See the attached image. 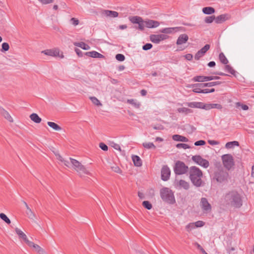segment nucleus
<instances>
[{"mask_svg": "<svg viewBox=\"0 0 254 254\" xmlns=\"http://www.w3.org/2000/svg\"><path fill=\"white\" fill-rule=\"evenodd\" d=\"M176 147L178 148H183L184 149L190 148V146L185 143H178L177 144Z\"/></svg>", "mask_w": 254, "mask_h": 254, "instance_id": "nucleus-48", "label": "nucleus"}, {"mask_svg": "<svg viewBox=\"0 0 254 254\" xmlns=\"http://www.w3.org/2000/svg\"><path fill=\"white\" fill-rule=\"evenodd\" d=\"M185 58L189 61H190L192 60L193 56L192 55L190 54H188L185 56Z\"/></svg>", "mask_w": 254, "mask_h": 254, "instance_id": "nucleus-60", "label": "nucleus"}, {"mask_svg": "<svg viewBox=\"0 0 254 254\" xmlns=\"http://www.w3.org/2000/svg\"><path fill=\"white\" fill-rule=\"evenodd\" d=\"M233 145L238 146L239 145V143L237 141L228 142L226 144V147L227 148H230L233 147Z\"/></svg>", "mask_w": 254, "mask_h": 254, "instance_id": "nucleus-39", "label": "nucleus"}, {"mask_svg": "<svg viewBox=\"0 0 254 254\" xmlns=\"http://www.w3.org/2000/svg\"><path fill=\"white\" fill-rule=\"evenodd\" d=\"M222 83L221 81H215L211 82L204 83H196L191 85L192 87H212L217 85H220Z\"/></svg>", "mask_w": 254, "mask_h": 254, "instance_id": "nucleus-15", "label": "nucleus"}, {"mask_svg": "<svg viewBox=\"0 0 254 254\" xmlns=\"http://www.w3.org/2000/svg\"><path fill=\"white\" fill-rule=\"evenodd\" d=\"M85 55H86L88 57H92V58H103L104 57V56L103 55H102L96 51L86 52V53H85Z\"/></svg>", "mask_w": 254, "mask_h": 254, "instance_id": "nucleus-25", "label": "nucleus"}, {"mask_svg": "<svg viewBox=\"0 0 254 254\" xmlns=\"http://www.w3.org/2000/svg\"><path fill=\"white\" fill-rule=\"evenodd\" d=\"M173 139L174 140L179 141L187 142L188 141V139L187 137L179 134L174 135Z\"/></svg>", "mask_w": 254, "mask_h": 254, "instance_id": "nucleus-30", "label": "nucleus"}, {"mask_svg": "<svg viewBox=\"0 0 254 254\" xmlns=\"http://www.w3.org/2000/svg\"><path fill=\"white\" fill-rule=\"evenodd\" d=\"M215 166L213 179L219 183H226L230 178L228 172L224 170L220 162H216Z\"/></svg>", "mask_w": 254, "mask_h": 254, "instance_id": "nucleus-3", "label": "nucleus"}, {"mask_svg": "<svg viewBox=\"0 0 254 254\" xmlns=\"http://www.w3.org/2000/svg\"><path fill=\"white\" fill-rule=\"evenodd\" d=\"M210 45L209 44H206L203 48L199 50L195 55L194 59L196 60H198L200 58L203 57L207 51L210 49Z\"/></svg>", "mask_w": 254, "mask_h": 254, "instance_id": "nucleus-14", "label": "nucleus"}, {"mask_svg": "<svg viewBox=\"0 0 254 254\" xmlns=\"http://www.w3.org/2000/svg\"><path fill=\"white\" fill-rule=\"evenodd\" d=\"M101 13L104 16L111 18L117 17L119 15L118 12L109 10H103L102 11Z\"/></svg>", "mask_w": 254, "mask_h": 254, "instance_id": "nucleus-17", "label": "nucleus"}, {"mask_svg": "<svg viewBox=\"0 0 254 254\" xmlns=\"http://www.w3.org/2000/svg\"><path fill=\"white\" fill-rule=\"evenodd\" d=\"M71 23L74 26L78 25L79 21L76 18H71L70 20Z\"/></svg>", "mask_w": 254, "mask_h": 254, "instance_id": "nucleus-49", "label": "nucleus"}, {"mask_svg": "<svg viewBox=\"0 0 254 254\" xmlns=\"http://www.w3.org/2000/svg\"><path fill=\"white\" fill-rule=\"evenodd\" d=\"M212 109H217L221 110L223 109V106L221 104L218 103H206V111Z\"/></svg>", "mask_w": 254, "mask_h": 254, "instance_id": "nucleus-22", "label": "nucleus"}, {"mask_svg": "<svg viewBox=\"0 0 254 254\" xmlns=\"http://www.w3.org/2000/svg\"><path fill=\"white\" fill-rule=\"evenodd\" d=\"M191 159L193 161L205 168H208L209 166L208 161L202 158L200 155L193 156Z\"/></svg>", "mask_w": 254, "mask_h": 254, "instance_id": "nucleus-9", "label": "nucleus"}, {"mask_svg": "<svg viewBox=\"0 0 254 254\" xmlns=\"http://www.w3.org/2000/svg\"><path fill=\"white\" fill-rule=\"evenodd\" d=\"M55 154L56 156L57 159L58 160H59V161H60L62 162H63V161H64V159L60 155V154L59 153H58V152H55Z\"/></svg>", "mask_w": 254, "mask_h": 254, "instance_id": "nucleus-58", "label": "nucleus"}, {"mask_svg": "<svg viewBox=\"0 0 254 254\" xmlns=\"http://www.w3.org/2000/svg\"><path fill=\"white\" fill-rule=\"evenodd\" d=\"M194 88L192 90V91L195 93H202V89H201V87H193Z\"/></svg>", "mask_w": 254, "mask_h": 254, "instance_id": "nucleus-53", "label": "nucleus"}, {"mask_svg": "<svg viewBox=\"0 0 254 254\" xmlns=\"http://www.w3.org/2000/svg\"><path fill=\"white\" fill-rule=\"evenodd\" d=\"M228 19V15L227 14H221L215 17V21L216 23H222V22L225 21L226 20Z\"/></svg>", "mask_w": 254, "mask_h": 254, "instance_id": "nucleus-24", "label": "nucleus"}, {"mask_svg": "<svg viewBox=\"0 0 254 254\" xmlns=\"http://www.w3.org/2000/svg\"><path fill=\"white\" fill-rule=\"evenodd\" d=\"M195 228L194 224L193 223H191L187 225L186 227V228L188 232H190L192 229H194Z\"/></svg>", "mask_w": 254, "mask_h": 254, "instance_id": "nucleus-50", "label": "nucleus"}, {"mask_svg": "<svg viewBox=\"0 0 254 254\" xmlns=\"http://www.w3.org/2000/svg\"><path fill=\"white\" fill-rule=\"evenodd\" d=\"M224 205L239 208L243 205L242 196L236 191H231L227 193L222 199Z\"/></svg>", "mask_w": 254, "mask_h": 254, "instance_id": "nucleus-2", "label": "nucleus"}, {"mask_svg": "<svg viewBox=\"0 0 254 254\" xmlns=\"http://www.w3.org/2000/svg\"><path fill=\"white\" fill-rule=\"evenodd\" d=\"M27 245L30 247L34 248L35 250L39 254H44L45 253L44 250L40 247L39 245L34 244L32 242L30 241Z\"/></svg>", "mask_w": 254, "mask_h": 254, "instance_id": "nucleus-19", "label": "nucleus"}, {"mask_svg": "<svg viewBox=\"0 0 254 254\" xmlns=\"http://www.w3.org/2000/svg\"><path fill=\"white\" fill-rule=\"evenodd\" d=\"M152 47V45L150 43H147L143 46L142 49L144 50H148L151 49Z\"/></svg>", "mask_w": 254, "mask_h": 254, "instance_id": "nucleus-51", "label": "nucleus"}, {"mask_svg": "<svg viewBox=\"0 0 254 254\" xmlns=\"http://www.w3.org/2000/svg\"><path fill=\"white\" fill-rule=\"evenodd\" d=\"M204 223L202 221H198L196 222H195L194 226L195 227H202L204 225Z\"/></svg>", "mask_w": 254, "mask_h": 254, "instance_id": "nucleus-57", "label": "nucleus"}, {"mask_svg": "<svg viewBox=\"0 0 254 254\" xmlns=\"http://www.w3.org/2000/svg\"><path fill=\"white\" fill-rule=\"evenodd\" d=\"M153 128L155 129L162 130L164 129V127L162 125H159L158 126H154Z\"/></svg>", "mask_w": 254, "mask_h": 254, "instance_id": "nucleus-64", "label": "nucleus"}, {"mask_svg": "<svg viewBox=\"0 0 254 254\" xmlns=\"http://www.w3.org/2000/svg\"><path fill=\"white\" fill-rule=\"evenodd\" d=\"M222 160L224 166L227 170H230L235 165L233 156L229 154L222 156Z\"/></svg>", "mask_w": 254, "mask_h": 254, "instance_id": "nucleus-7", "label": "nucleus"}, {"mask_svg": "<svg viewBox=\"0 0 254 254\" xmlns=\"http://www.w3.org/2000/svg\"><path fill=\"white\" fill-rule=\"evenodd\" d=\"M215 20V16L212 15L210 16H207L204 19V21L206 23H211Z\"/></svg>", "mask_w": 254, "mask_h": 254, "instance_id": "nucleus-46", "label": "nucleus"}, {"mask_svg": "<svg viewBox=\"0 0 254 254\" xmlns=\"http://www.w3.org/2000/svg\"><path fill=\"white\" fill-rule=\"evenodd\" d=\"M47 124L49 127H50L55 130L59 131L62 130V127L54 122H48Z\"/></svg>", "mask_w": 254, "mask_h": 254, "instance_id": "nucleus-32", "label": "nucleus"}, {"mask_svg": "<svg viewBox=\"0 0 254 254\" xmlns=\"http://www.w3.org/2000/svg\"><path fill=\"white\" fill-rule=\"evenodd\" d=\"M15 231L16 233L18 235L19 239H22L27 245L30 241L28 239L26 235L18 228H16Z\"/></svg>", "mask_w": 254, "mask_h": 254, "instance_id": "nucleus-20", "label": "nucleus"}, {"mask_svg": "<svg viewBox=\"0 0 254 254\" xmlns=\"http://www.w3.org/2000/svg\"><path fill=\"white\" fill-rule=\"evenodd\" d=\"M192 80L194 82H203L204 81V76H194Z\"/></svg>", "mask_w": 254, "mask_h": 254, "instance_id": "nucleus-45", "label": "nucleus"}, {"mask_svg": "<svg viewBox=\"0 0 254 254\" xmlns=\"http://www.w3.org/2000/svg\"><path fill=\"white\" fill-rule=\"evenodd\" d=\"M178 185L180 188H183L186 190H188L190 188L189 183L183 180H180L178 183Z\"/></svg>", "mask_w": 254, "mask_h": 254, "instance_id": "nucleus-26", "label": "nucleus"}, {"mask_svg": "<svg viewBox=\"0 0 254 254\" xmlns=\"http://www.w3.org/2000/svg\"><path fill=\"white\" fill-rule=\"evenodd\" d=\"M200 207L204 212L208 213L211 211L212 207L205 197H202L200 202Z\"/></svg>", "mask_w": 254, "mask_h": 254, "instance_id": "nucleus-11", "label": "nucleus"}, {"mask_svg": "<svg viewBox=\"0 0 254 254\" xmlns=\"http://www.w3.org/2000/svg\"><path fill=\"white\" fill-rule=\"evenodd\" d=\"M142 145L144 148L147 149L156 148V146L152 142H144Z\"/></svg>", "mask_w": 254, "mask_h": 254, "instance_id": "nucleus-40", "label": "nucleus"}, {"mask_svg": "<svg viewBox=\"0 0 254 254\" xmlns=\"http://www.w3.org/2000/svg\"><path fill=\"white\" fill-rule=\"evenodd\" d=\"M186 105L190 108H195L206 110V103L199 102H188Z\"/></svg>", "mask_w": 254, "mask_h": 254, "instance_id": "nucleus-12", "label": "nucleus"}, {"mask_svg": "<svg viewBox=\"0 0 254 254\" xmlns=\"http://www.w3.org/2000/svg\"><path fill=\"white\" fill-rule=\"evenodd\" d=\"M220 61L224 64H227L228 63V61L226 58L225 56L223 53H221L219 56Z\"/></svg>", "mask_w": 254, "mask_h": 254, "instance_id": "nucleus-36", "label": "nucleus"}, {"mask_svg": "<svg viewBox=\"0 0 254 254\" xmlns=\"http://www.w3.org/2000/svg\"><path fill=\"white\" fill-rule=\"evenodd\" d=\"M150 40L155 44H159L161 41L167 39L169 36L165 34H151L149 36Z\"/></svg>", "mask_w": 254, "mask_h": 254, "instance_id": "nucleus-10", "label": "nucleus"}, {"mask_svg": "<svg viewBox=\"0 0 254 254\" xmlns=\"http://www.w3.org/2000/svg\"><path fill=\"white\" fill-rule=\"evenodd\" d=\"M142 205L143 206V207H144L145 208L148 210L151 209L152 207V204L150 203L149 201L147 200L143 201Z\"/></svg>", "mask_w": 254, "mask_h": 254, "instance_id": "nucleus-43", "label": "nucleus"}, {"mask_svg": "<svg viewBox=\"0 0 254 254\" xmlns=\"http://www.w3.org/2000/svg\"><path fill=\"white\" fill-rule=\"evenodd\" d=\"M202 12L206 14H211L215 12V9L212 7H205L202 8Z\"/></svg>", "mask_w": 254, "mask_h": 254, "instance_id": "nucleus-34", "label": "nucleus"}, {"mask_svg": "<svg viewBox=\"0 0 254 254\" xmlns=\"http://www.w3.org/2000/svg\"><path fill=\"white\" fill-rule=\"evenodd\" d=\"M174 172L177 175L186 174L188 171V167L182 161H177L174 167Z\"/></svg>", "mask_w": 254, "mask_h": 254, "instance_id": "nucleus-8", "label": "nucleus"}, {"mask_svg": "<svg viewBox=\"0 0 254 254\" xmlns=\"http://www.w3.org/2000/svg\"><path fill=\"white\" fill-rule=\"evenodd\" d=\"M0 114L3 116L6 120L8 121L10 123L13 122V120L12 117L10 115L7 111H6L3 108H0Z\"/></svg>", "mask_w": 254, "mask_h": 254, "instance_id": "nucleus-18", "label": "nucleus"}, {"mask_svg": "<svg viewBox=\"0 0 254 254\" xmlns=\"http://www.w3.org/2000/svg\"><path fill=\"white\" fill-rule=\"evenodd\" d=\"M189 39L188 36L186 34H183L179 36L178 37L176 44L178 45H182L183 44L186 43Z\"/></svg>", "mask_w": 254, "mask_h": 254, "instance_id": "nucleus-21", "label": "nucleus"}, {"mask_svg": "<svg viewBox=\"0 0 254 254\" xmlns=\"http://www.w3.org/2000/svg\"><path fill=\"white\" fill-rule=\"evenodd\" d=\"M42 53L47 56L57 57L59 55V50L57 49H48L42 51Z\"/></svg>", "mask_w": 254, "mask_h": 254, "instance_id": "nucleus-16", "label": "nucleus"}, {"mask_svg": "<svg viewBox=\"0 0 254 254\" xmlns=\"http://www.w3.org/2000/svg\"><path fill=\"white\" fill-rule=\"evenodd\" d=\"M180 27H169L164 28L160 30V32L164 34H171L174 32H177Z\"/></svg>", "mask_w": 254, "mask_h": 254, "instance_id": "nucleus-23", "label": "nucleus"}, {"mask_svg": "<svg viewBox=\"0 0 254 254\" xmlns=\"http://www.w3.org/2000/svg\"><path fill=\"white\" fill-rule=\"evenodd\" d=\"M205 143H206V142H205V141L204 140H198V141H197L195 142L194 145L195 146H201V145H205Z\"/></svg>", "mask_w": 254, "mask_h": 254, "instance_id": "nucleus-52", "label": "nucleus"}, {"mask_svg": "<svg viewBox=\"0 0 254 254\" xmlns=\"http://www.w3.org/2000/svg\"><path fill=\"white\" fill-rule=\"evenodd\" d=\"M237 105L238 106H241L242 109L244 110H248L249 109V107L246 105L241 104L240 103L238 102L237 103Z\"/></svg>", "mask_w": 254, "mask_h": 254, "instance_id": "nucleus-56", "label": "nucleus"}, {"mask_svg": "<svg viewBox=\"0 0 254 254\" xmlns=\"http://www.w3.org/2000/svg\"><path fill=\"white\" fill-rule=\"evenodd\" d=\"M0 218L7 224H10V220L7 217V216L5 214L3 213H0Z\"/></svg>", "mask_w": 254, "mask_h": 254, "instance_id": "nucleus-38", "label": "nucleus"}, {"mask_svg": "<svg viewBox=\"0 0 254 254\" xmlns=\"http://www.w3.org/2000/svg\"><path fill=\"white\" fill-rule=\"evenodd\" d=\"M189 178L192 184L196 187H200L204 183L202 180L203 174L201 170L195 166L190 167L189 170Z\"/></svg>", "mask_w": 254, "mask_h": 254, "instance_id": "nucleus-4", "label": "nucleus"}, {"mask_svg": "<svg viewBox=\"0 0 254 254\" xmlns=\"http://www.w3.org/2000/svg\"><path fill=\"white\" fill-rule=\"evenodd\" d=\"M116 59L120 62H123L125 60V57L123 54H118L116 55Z\"/></svg>", "mask_w": 254, "mask_h": 254, "instance_id": "nucleus-47", "label": "nucleus"}, {"mask_svg": "<svg viewBox=\"0 0 254 254\" xmlns=\"http://www.w3.org/2000/svg\"><path fill=\"white\" fill-rule=\"evenodd\" d=\"M235 250V249L233 247H232L230 249H228L227 250L228 253L229 254H235L234 253H233V252Z\"/></svg>", "mask_w": 254, "mask_h": 254, "instance_id": "nucleus-63", "label": "nucleus"}, {"mask_svg": "<svg viewBox=\"0 0 254 254\" xmlns=\"http://www.w3.org/2000/svg\"><path fill=\"white\" fill-rule=\"evenodd\" d=\"M171 171L169 167L164 165L161 169V179L164 181H167L170 176Z\"/></svg>", "mask_w": 254, "mask_h": 254, "instance_id": "nucleus-13", "label": "nucleus"}, {"mask_svg": "<svg viewBox=\"0 0 254 254\" xmlns=\"http://www.w3.org/2000/svg\"><path fill=\"white\" fill-rule=\"evenodd\" d=\"M129 20L132 23L137 24V26L134 27L141 31L144 30L145 27L147 28H154L160 25V22L158 21L149 19L143 20L141 17L138 16H130Z\"/></svg>", "mask_w": 254, "mask_h": 254, "instance_id": "nucleus-1", "label": "nucleus"}, {"mask_svg": "<svg viewBox=\"0 0 254 254\" xmlns=\"http://www.w3.org/2000/svg\"><path fill=\"white\" fill-rule=\"evenodd\" d=\"M132 160L135 166L140 167L142 165V161L139 156L134 155H132Z\"/></svg>", "mask_w": 254, "mask_h": 254, "instance_id": "nucleus-27", "label": "nucleus"}, {"mask_svg": "<svg viewBox=\"0 0 254 254\" xmlns=\"http://www.w3.org/2000/svg\"><path fill=\"white\" fill-rule=\"evenodd\" d=\"M111 169L113 171L119 173V174H122V171L121 169L119 168V166L116 165V164L114 165L113 166L111 167Z\"/></svg>", "mask_w": 254, "mask_h": 254, "instance_id": "nucleus-42", "label": "nucleus"}, {"mask_svg": "<svg viewBox=\"0 0 254 254\" xmlns=\"http://www.w3.org/2000/svg\"><path fill=\"white\" fill-rule=\"evenodd\" d=\"M208 142L211 145H218L219 143L218 141L214 140H209Z\"/></svg>", "mask_w": 254, "mask_h": 254, "instance_id": "nucleus-59", "label": "nucleus"}, {"mask_svg": "<svg viewBox=\"0 0 254 254\" xmlns=\"http://www.w3.org/2000/svg\"><path fill=\"white\" fill-rule=\"evenodd\" d=\"M43 4H47L53 2L54 0H38Z\"/></svg>", "mask_w": 254, "mask_h": 254, "instance_id": "nucleus-55", "label": "nucleus"}, {"mask_svg": "<svg viewBox=\"0 0 254 254\" xmlns=\"http://www.w3.org/2000/svg\"><path fill=\"white\" fill-rule=\"evenodd\" d=\"M99 147L104 151H107L108 149L107 145L102 142L99 144Z\"/></svg>", "mask_w": 254, "mask_h": 254, "instance_id": "nucleus-54", "label": "nucleus"}, {"mask_svg": "<svg viewBox=\"0 0 254 254\" xmlns=\"http://www.w3.org/2000/svg\"><path fill=\"white\" fill-rule=\"evenodd\" d=\"M177 111L179 113H184L186 115L192 113L193 112L192 110L185 107L179 108L177 109Z\"/></svg>", "mask_w": 254, "mask_h": 254, "instance_id": "nucleus-35", "label": "nucleus"}, {"mask_svg": "<svg viewBox=\"0 0 254 254\" xmlns=\"http://www.w3.org/2000/svg\"><path fill=\"white\" fill-rule=\"evenodd\" d=\"M90 99L91 100L92 102L96 106H99L102 105L100 101L95 97H90Z\"/></svg>", "mask_w": 254, "mask_h": 254, "instance_id": "nucleus-41", "label": "nucleus"}, {"mask_svg": "<svg viewBox=\"0 0 254 254\" xmlns=\"http://www.w3.org/2000/svg\"><path fill=\"white\" fill-rule=\"evenodd\" d=\"M30 118L32 121L37 124L40 123L42 121L41 118H40L39 116L36 113H32L31 114L30 116Z\"/></svg>", "mask_w": 254, "mask_h": 254, "instance_id": "nucleus-29", "label": "nucleus"}, {"mask_svg": "<svg viewBox=\"0 0 254 254\" xmlns=\"http://www.w3.org/2000/svg\"><path fill=\"white\" fill-rule=\"evenodd\" d=\"M9 49V46L7 43H3L1 45V52H4L7 51Z\"/></svg>", "mask_w": 254, "mask_h": 254, "instance_id": "nucleus-44", "label": "nucleus"}, {"mask_svg": "<svg viewBox=\"0 0 254 254\" xmlns=\"http://www.w3.org/2000/svg\"><path fill=\"white\" fill-rule=\"evenodd\" d=\"M26 214L28 217L31 220H34L36 215L30 207L26 208Z\"/></svg>", "mask_w": 254, "mask_h": 254, "instance_id": "nucleus-31", "label": "nucleus"}, {"mask_svg": "<svg viewBox=\"0 0 254 254\" xmlns=\"http://www.w3.org/2000/svg\"><path fill=\"white\" fill-rule=\"evenodd\" d=\"M73 44H74V45L79 47H80L84 50H88L90 49V47L88 45L85 44V43H84L83 42H74L73 43Z\"/></svg>", "mask_w": 254, "mask_h": 254, "instance_id": "nucleus-28", "label": "nucleus"}, {"mask_svg": "<svg viewBox=\"0 0 254 254\" xmlns=\"http://www.w3.org/2000/svg\"><path fill=\"white\" fill-rule=\"evenodd\" d=\"M127 103L132 105L134 107L137 109L139 108L140 106V103L139 102H137L135 99H127Z\"/></svg>", "mask_w": 254, "mask_h": 254, "instance_id": "nucleus-33", "label": "nucleus"}, {"mask_svg": "<svg viewBox=\"0 0 254 254\" xmlns=\"http://www.w3.org/2000/svg\"><path fill=\"white\" fill-rule=\"evenodd\" d=\"M69 159L73 168L76 171L80 177H83L85 175H91L90 173L79 161L71 158H70Z\"/></svg>", "mask_w": 254, "mask_h": 254, "instance_id": "nucleus-6", "label": "nucleus"}, {"mask_svg": "<svg viewBox=\"0 0 254 254\" xmlns=\"http://www.w3.org/2000/svg\"><path fill=\"white\" fill-rule=\"evenodd\" d=\"M75 51L76 52V53L77 54V55L79 56V57H81L82 56V51L79 50V49L78 48H75Z\"/></svg>", "mask_w": 254, "mask_h": 254, "instance_id": "nucleus-61", "label": "nucleus"}, {"mask_svg": "<svg viewBox=\"0 0 254 254\" xmlns=\"http://www.w3.org/2000/svg\"><path fill=\"white\" fill-rule=\"evenodd\" d=\"M160 196L162 200L168 203L173 204L175 202L173 191L167 188L160 190Z\"/></svg>", "mask_w": 254, "mask_h": 254, "instance_id": "nucleus-5", "label": "nucleus"}, {"mask_svg": "<svg viewBox=\"0 0 254 254\" xmlns=\"http://www.w3.org/2000/svg\"><path fill=\"white\" fill-rule=\"evenodd\" d=\"M204 81L213 80V76H204Z\"/></svg>", "mask_w": 254, "mask_h": 254, "instance_id": "nucleus-62", "label": "nucleus"}, {"mask_svg": "<svg viewBox=\"0 0 254 254\" xmlns=\"http://www.w3.org/2000/svg\"><path fill=\"white\" fill-rule=\"evenodd\" d=\"M225 69L231 74L236 76V71L230 65L226 64L225 66Z\"/></svg>", "mask_w": 254, "mask_h": 254, "instance_id": "nucleus-37", "label": "nucleus"}]
</instances>
